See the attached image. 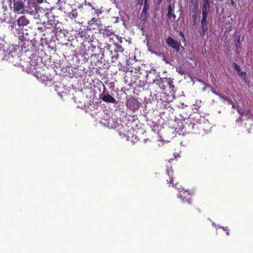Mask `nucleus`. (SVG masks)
Wrapping results in <instances>:
<instances>
[{"instance_id": "f257e3e1", "label": "nucleus", "mask_w": 253, "mask_h": 253, "mask_svg": "<svg viewBox=\"0 0 253 253\" xmlns=\"http://www.w3.org/2000/svg\"><path fill=\"white\" fill-rule=\"evenodd\" d=\"M26 2L23 14L29 13L31 15H36L42 9L39 4L42 3L43 0H27Z\"/></svg>"}, {"instance_id": "f03ea898", "label": "nucleus", "mask_w": 253, "mask_h": 253, "mask_svg": "<svg viewBox=\"0 0 253 253\" xmlns=\"http://www.w3.org/2000/svg\"><path fill=\"white\" fill-rule=\"evenodd\" d=\"M26 0H13V11L15 13L23 14L24 11Z\"/></svg>"}, {"instance_id": "7ed1b4c3", "label": "nucleus", "mask_w": 253, "mask_h": 253, "mask_svg": "<svg viewBox=\"0 0 253 253\" xmlns=\"http://www.w3.org/2000/svg\"><path fill=\"white\" fill-rule=\"evenodd\" d=\"M207 17V15H202V18L201 21V30L200 31V34L202 37L205 36L206 32L208 29Z\"/></svg>"}, {"instance_id": "20e7f679", "label": "nucleus", "mask_w": 253, "mask_h": 253, "mask_svg": "<svg viewBox=\"0 0 253 253\" xmlns=\"http://www.w3.org/2000/svg\"><path fill=\"white\" fill-rule=\"evenodd\" d=\"M106 91V89L104 88L103 93L100 95V98L102 99V100L106 102V103H116V99L113 97L111 95L109 94L108 93L106 94L105 92Z\"/></svg>"}, {"instance_id": "39448f33", "label": "nucleus", "mask_w": 253, "mask_h": 253, "mask_svg": "<svg viewBox=\"0 0 253 253\" xmlns=\"http://www.w3.org/2000/svg\"><path fill=\"white\" fill-rule=\"evenodd\" d=\"M6 54H4V59L10 61L16 55V51L13 49V47H9L8 49L5 51Z\"/></svg>"}, {"instance_id": "423d86ee", "label": "nucleus", "mask_w": 253, "mask_h": 253, "mask_svg": "<svg viewBox=\"0 0 253 253\" xmlns=\"http://www.w3.org/2000/svg\"><path fill=\"white\" fill-rule=\"evenodd\" d=\"M167 43L170 46L174 48L176 51H179V44L177 42L174 40L172 38L169 37L167 39Z\"/></svg>"}, {"instance_id": "0eeeda50", "label": "nucleus", "mask_w": 253, "mask_h": 253, "mask_svg": "<svg viewBox=\"0 0 253 253\" xmlns=\"http://www.w3.org/2000/svg\"><path fill=\"white\" fill-rule=\"evenodd\" d=\"M157 84L161 89L165 90L168 86L169 80L167 78H161Z\"/></svg>"}, {"instance_id": "6e6552de", "label": "nucleus", "mask_w": 253, "mask_h": 253, "mask_svg": "<svg viewBox=\"0 0 253 253\" xmlns=\"http://www.w3.org/2000/svg\"><path fill=\"white\" fill-rule=\"evenodd\" d=\"M174 5H172L171 4H170L168 7V14L167 16L169 18H171V17L173 18V20H175V19L176 18V16L174 13H173L174 12Z\"/></svg>"}, {"instance_id": "1a4fd4ad", "label": "nucleus", "mask_w": 253, "mask_h": 253, "mask_svg": "<svg viewBox=\"0 0 253 253\" xmlns=\"http://www.w3.org/2000/svg\"><path fill=\"white\" fill-rule=\"evenodd\" d=\"M210 3H204L202 7V15H207L210 11Z\"/></svg>"}, {"instance_id": "9d476101", "label": "nucleus", "mask_w": 253, "mask_h": 253, "mask_svg": "<svg viewBox=\"0 0 253 253\" xmlns=\"http://www.w3.org/2000/svg\"><path fill=\"white\" fill-rule=\"evenodd\" d=\"M18 24L19 26L26 25L28 24L29 21L24 16H21L17 20Z\"/></svg>"}, {"instance_id": "9b49d317", "label": "nucleus", "mask_w": 253, "mask_h": 253, "mask_svg": "<svg viewBox=\"0 0 253 253\" xmlns=\"http://www.w3.org/2000/svg\"><path fill=\"white\" fill-rule=\"evenodd\" d=\"M191 6L192 7V10L194 13H195L196 15V11L198 8V4L197 0H191Z\"/></svg>"}, {"instance_id": "f8f14e48", "label": "nucleus", "mask_w": 253, "mask_h": 253, "mask_svg": "<svg viewBox=\"0 0 253 253\" xmlns=\"http://www.w3.org/2000/svg\"><path fill=\"white\" fill-rule=\"evenodd\" d=\"M233 67L235 69V70L237 71L238 74L241 76L245 74V72H242L241 71V68L239 66L237 65L236 63H233Z\"/></svg>"}, {"instance_id": "ddd939ff", "label": "nucleus", "mask_w": 253, "mask_h": 253, "mask_svg": "<svg viewBox=\"0 0 253 253\" xmlns=\"http://www.w3.org/2000/svg\"><path fill=\"white\" fill-rule=\"evenodd\" d=\"M4 47V41L0 38V54H3L5 53V48L2 49Z\"/></svg>"}, {"instance_id": "4468645a", "label": "nucleus", "mask_w": 253, "mask_h": 253, "mask_svg": "<svg viewBox=\"0 0 253 253\" xmlns=\"http://www.w3.org/2000/svg\"><path fill=\"white\" fill-rule=\"evenodd\" d=\"M102 33L104 36L108 37L110 36L113 34V32L109 29H103L102 30Z\"/></svg>"}, {"instance_id": "2eb2a0df", "label": "nucleus", "mask_w": 253, "mask_h": 253, "mask_svg": "<svg viewBox=\"0 0 253 253\" xmlns=\"http://www.w3.org/2000/svg\"><path fill=\"white\" fill-rule=\"evenodd\" d=\"M147 0H145L144 7L141 13V15H145L147 13V10L148 9V5L147 4Z\"/></svg>"}, {"instance_id": "dca6fc26", "label": "nucleus", "mask_w": 253, "mask_h": 253, "mask_svg": "<svg viewBox=\"0 0 253 253\" xmlns=\"http://www.w3.org/2000/svg\"><path fill=\"white\" fill-rule=\"evenodd\" d=\"M177 70L176 71L178 72V73L181 75H185L186 73V72L181 67H179L178 68H176Z\"/></svg>"}, {"instance_id": "f3484780", "label": "nucleus", "mask_w": 253, "mask_h": 253, "mask_svg": "<svg viewBox=\"0 0 253 253\" xmlns=\"http://www.w3.org/2000/svg\"><path fill=\"white\" fill-rule=\"evenodd\" d=\"M78 16V13L76 11V10H73L70 13V15H69V16L71 18H75L77 17Z\"/></svg>"}, {"instance_id": "a211bd4d", "label": "nucleus", "mask_w": 253, "mask_h": 253, "mask_svg": "<svg viewBox=\"0 0 253 253\" xmlns=\"http://www.w3.org/2000/svg\"><path fill=\"white\" fill-rule=\"evenodd\" d=\"M117 50H116V49H115V53H116V52L122 53L123 52L124 49L123 48V47H122V46L121 45L118 44L117 45Z\"/></svg>"}, {"instance_id": "6ab92c4d", "label": "nucleus", "mask_w": 253, "mask_h": 253, "mask_svg": "<svg viewBox=\"0 0 253 253\" xmlns=\"http://www.w3.org/2000/svg\"><path fill=\"white\" fill-rule=\"evenodd\" d=\"M119 53L117 52L115 55L112 56V60L113 62H115L118 59Z\"/></svg>"}, {"instance_id": "aec40b11", "label": "nucleus", "mask_w": 253, "mask_h": 253, "mask_svg": "<svg viewBox=\"0 0 253 253\" xmlns=\"http://www.w3.org/2000/svg\"><path fill=\"white\" fill-rule=\"evenodd\" d=\"M52 26V24L51 21H48L46 24H45L44 28H46L47 29H50L51 28V26Z\"/></svg>"}, {"instance_id": "412c9836", "label": "nucleus", "mask_w": 253, "mask_h": 253, "mask_svg": "<svg viewBox=\"0 0 253 253\" xmlns=\"http://www.w3.org/2000/svg\"><path fill=\"white\" fill-rule=\"evenodd\" d=\"M168 86L169 87V88L171 89L172 90L173 89L174 85L172 84L171 81L169 80V84Z\"/></svg>"}, {"instance_id": "4be33fe9", "label": "nucleus", "mask_w": 253, "mask_h": 253, "mask_svg": "<svg viewBox=\"0 0 253 253\" xmlns=\"http://www.w3.org/2000/svg\"><path fill=\"white\" fill-rule=\"evenodd\" d=\"M193 18V22L194 24H195L196 22V19H197V14L196 15V18H195V13H194V14L192 16Z\"/></svg>"}, {"instance_id": "5701e85b", "label": "nucleus", "mask_w": 253, "mask_h": 253, "mask_svg": "<svg viewBox=\"0 0 253 253\" xmlns=\"http://www.w3.org/2000/svg\"><path fill=\"white\" fill-rule=\"evenodd\" d=\"M6 14H4V16H3V17H0V21L1 22H4L6 20V18H5V16L4 15H5Z\"/></svg>"}, {"instance_id": "b1692460", "label": "nucleus", "mask_w": 253, "mask_h": 253, "mask_svg": "<svg viewBox=\"0 0 253 253\" xmlns=\"http://www.w3.org/2000/svg\"><path fill=\"white\" fill-rule=\"evenodd\" d=\"M183 117L181 115H179L176 118V119H177L178 120H182Z\"/></svg>"}, {"instance_id": "393cba45", "label": "nucleus", "mask_w": 253, "mask_h": 253, "mask_svg": "<svg viewBox=\"0 0 253 253\" xmlns=\"http://www.w3.org/2000/svg\"><path fill=\"white\" fill-rule=\"evenodd\" d=\"M57 29L55 27H53V29H51V31L53 32H55L56 31V30H57Z\"/></svg>"}, {"instance_id": "a878e982", "label": "nucleus", "mask_w": 253, "mask_h": 253, "mask_svg": "<svg viewBox=\"0 0 253 253\" xmlns=\"http://www.w3.org/2000/svg\"><path fill=\"white\" fill-rule=\"evenodd\" d=\"M143 0H138V3L139 4H142L143 3Z\"/></svg>"}, {"instance_id": "bb28decb", "label": "nucleus", "mask_w": 253, "mask_h": 253, "mask_svg": "<svg viewBox=\"0 0 253 253\" xmlns=\"http://www.w3.org/2000/svg\"><path fill=\"white\" fill-rule=\"evenodd\" d=\"M231 3L233 6H235V3L233 0H231Z\"/></svg>"}, {"instance_id": "cd10ccee", "label": "nucleus", "mask_w": 253, "mask_h": 253, "mask_svg": "<svg viewBox=\"0 0 253 253\" xmlns=\"http://www.w3.org/2000/svg\"><path fill=\"white\" fill-rule=\"evenodd\" d=\"M227 101H228V103H229V104L232 105V104L233 103V102L232 101H230V100H229L227 99Z\"/></svg>"}, {"instance_id": "c85d7f7f", "label": "nucleus", "mask_w": 253, "mask_h": 253, "mask_svg": "<svg viewBox=\"0 0 253 253\" xmlns=\"http://www.w3.org/2000/svg\"><path fill=\"white\" fill-rule=\"evenodd\" d=\"M204 3H210V0H203Z\"/></svg>"}, {"instance_id": "c756f323", "label": "nucleus", "mask_w": 253, "mask_h": 253, "mask_svg": "<svg viewBox=\"0 0 253 253\" xmlns=\"http://www.w3.org/2000/svg\"><path fill=\"white\" fill-rule=\"evenodd\" d=\"M219 97H220V98H223V99H224V100H227V98H224L223 96H222V95H219Z\"/></svg>"}, {"instance_id": "7c9ffc66", "label": "nucleus", "mask_w": 253, "mask_h": 253, "mask_svg": "<svg viewBox=\"0 0 253 253\" xmlns=\"http://www.w3.org/2000/svg\"><path fill=\"white\" fill-rule=\"evenodd\" d=\"M232 108H236V107L235 106V104L233 103L232 104Z\"/></svg>"}, {"instance_id": "2f4dec72", "label": "nucleus", "mask_w": 253, "mask_h": 253, "mask_svg": "<svg viewBox=\"0 0 253 253\" xmlns=\"http://www.w3.org/2000/svg\"><path fill=\"white\" fill-rule=\"evenodd\" d=\"M178 197H180V198H181L182 196H181V194H178Z\"/></svg>"}, {"instance_id": "473e14b6", "label": "nucleus", "mask_w": 253, "mask_h": 253, "mask_svg": "<svg viewBox=\"0 0 253 253\" xmlns=\"http://www.w3.org/2000/svg\"><path fill=\"white\" fill-rule=\"evenodd\" d=\"M213 93L216 95H217V93L216 92H213Z\"/></svg>"}, {"instance_id": "72a5a7b5", "label": "nucleus", "mask_w": 253, "mask_h": 253, "mask_svg": "<svg viewBox=\"0 0 253 253\" xmlns=\"http://www.w3.org/2000/svg\"><path fill=\"white\" fill-rule=\"evenodd\" d=\"M161 0H158L159 2H161Z\"/></svg>"}, {"instance_id": "f704fd0d", "label": "nucleus", "mask_w": 253, "mask_h": 253, "mask_svg": "<svg viewBox=\"0 0 253 253\" xmlns=\"http://www.w3.org/2000/svg\"><path fill=\"white\" fill-rule=\"evenodd\" d=\"M238 112H239V113H240V112H239V109H238Z\"/></svg>"}]
</instances>
